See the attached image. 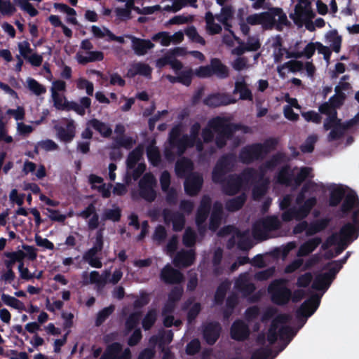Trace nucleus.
<instances>
[{"label":"nucleus","instance_id":"obj_17","mask_svg":"<svg viewBox=\"0 0 359 359\" xmlns=\"http://www.w3.org/2000/svg\"><path fill=\"white\" fill-rule=\"evenodd\" d=\"M66 127L55 125L54 129L56 132L57 137L62 142H71L76 135V124L74 120H67Z\"/></svg>","mask_w":359,"mask_h":359},{"label":"nucleus","instance_id":"obj_5","mask_svg":"<svg viewBox=\"0 0 359 359\" xmlns=\"http://www.w3.org/2000/svg\"><path fill=\"white\" fill-rule=\"evenodd\" d=\"M268 292L271 302L277 306L287 305L292 297V290L287 287L286 281L283 278L273 280L268 287Z\"/></svg>","mask_w":359,"mask_h":359},{"label":"nucleus","instance_id":"obj_63","mask_svg":"<svg viewBox=\"0 0 359 359\" xmlns=\"http://www.w3.org/2000/svg\"><path fill=\"white\" fill-rule=\"evenodd\" d=\"M27 84L29 89L36 95H41L46 92V88L34 79L29 78Z\"/></svg>","mask_w":359,"mask_h":359},{"label":"nucleus","instance_id":"obj_41","mask_svg":"<svg viewBox=\"0 0 359 359\" xmlns=\"http://www.w3.org/2000/svg\"><path fill=\"white\" fill-rule=\"evenodd\" d=\"M332 280L327 278V274L320 273L315 277L312 283L313 290L320 291L327 290L332 283Z\"/></svg>","mask_w":359,"mask_h":359},{"label":"nucleus","instance_id":"obj_31","mask_svg":"<svg viewBox=\"0 0 359 359\" xmlns=\"http://www.w3.org/2000/svg\"><path fill=\"white\" fill-rule=\"evenodd\" d=\"M247 201V195L242 193L240 195L227 200L225 203V208L228 212H233L241 210Z\"/></svg>","mask_w":359,"mask_h":359},{"label":"nucleus","instance_id":"obj_33","mask_svg":"<svg viewBox=\"0 0 359 359\" xmlns=\"http://www.w3.org/2000/svg\"><path fill=\"white\" fill-rule=\"evenodd\" d=\"M4 256L8 258V259L4 261L6 269H13V266L15 262L20 264L23 262L24 259L26 257V254L22 250H18L15 252H4Z\"/></svg>","mask_w":359,"mask_h":359},{"label":"nucleus","instance_id":"obj_29","mask_svg":"<svg viewBox=\"0 0 359 359\" xmlns=\"http://www.w3.org/2000/svg\"><path fill=\"white\" fill-rule=\"evenodd\" d=\"M281 8H272L269 11L260 13L261 25L263 27L271 28L276 23L275 17L280 14Z\"/></svg>","mask_w":359,"mask_h":359},{"label":"nucleus","instance_id":"obj_3","mask_svg":"<svg viewBox=\"0 0 359 359\" xmlns=\"http://www.w3.org/2000/svg\"><path fill=\"white\" fill-rule=\"evenodd\" d=\"M351 222L344 224L338 233H333L327 239V243L330 245L339 243L348 245L359 236V208L355 210L351 215Z\"/></svg>","mask_w":359,"mask_h":359},{"label":"nucleus","instance_id":"obj_37","mask_svg":"<svg viewBox=\"0 0 359 359\" xmlns=\"http://www.w3.org/2000/svg\"><path fill=\"white\" fill-rule=\"evenodd\" d=\"M143 154V147L138 145L132 151H130L126 159V165L128 169H133L136 167L137 162L141 159Z\"/></svg>","mask_w":359,"mask_h":359},{"label":"nucleus","instance_id":"obj_32","mask_svg":"<svg viewBox=\"0 0 359 359\" xmlns=\"http://www.w3.org/2000/svg\"><path fill=\"white\" fill-rule=\"evenodd\" d=\"M87 126L92 127L95 130L98 132L101 136L107 138L109 137L112 134V130L110 126L97 119L92 118L87 122Z\"/></svg>","mask_w":359,"mask_h":359},{"label":"nucleus","instance_id":"obj_30","mask_svg":"<svg viewBox=\"0 0 359 359\" xmlns=\"http://www.w3.org/2000/svg\"><path fill=\"white\" fill-rule=\"evenodd\" d=\"M322 239L320 237L311 238L302 244L298 250L297 256L304 257L314 251L321 243Z\"/></svg>","mask_w":359,"mask_h":359},{"label":"nucleus","instance_id":"obj_61","mask_svg":"<svg viewBox=\"0 0 359 359\" xmlns=\"http://www.w3.org/2000/svg\"><path fill=\"white\" fill-rule=\"evenodd\" d=\"M194 74V72L191 68L181 71L178 73L179 83L185 86H189L191 84Z\"/></svg>","mask_w":359,"mask_h":359},{"label":"nucleus","instance_id":"obj_16","mask_svg":"<svg viewBox=\"0 0 359 359\" xmlns=\"http://www.w3.org/2000/svg\"><path fill=\"white\" fill-rule=\"evenodd\" d=\"M316 14L309 6L297 4L294 6V12L290 14V18L297 26H302L305 20L313 19Z\"/></svg>","mask_w":359,"mask_h":359},{"label":"nucleus","instance_id":"obj_19","mask_svg":"<svg viewBox=\"0 0 359 359\" xmlns=\"http://www.w3.org/2000/svg\"><path fill=\"white\" fill-rule=\"evenodd\" d=\"M230 335L236 341H245L250 335L249 327L242 320H236L231 327Z\"/></svg>","mask_w":359,"mask_h":359},{"label":"nucleus","instance_id":"obj_25","mask_svg":"<svg viewBox=\"0 0 359 359\" xmlns=\"http://www.w3.org/2000/svg\"><path fill=\"white\" fill-rule=\"evenodd\" d=\"M154 47V44L149 39L132 36V48L137 55H144Z\"/></svg>","mask_w":359,"mask_h":359},{"label":"nucleus","instance_id":"obj_15","mask_svg":"<svg viewBox=\"0 0 359 359\" xmlns=\"http://www.w3.org/2000/svg\"><path fill=\"white\" fill-rule=\"evenodd\" d=\"M222 327L219 322H209L203 326V337L205 342L210 345H214L220 337Z\"/></svg>","mask_w":359,"mask_h":359},{"label":"nucleus","instance_id":"obj_35","mask_svg":"<svg viewBox=\"0 0 359 359\" xmlns=\"http://www.w3.org/2000/svg\"><path fill=\"white\" fill-rule=\"evenodd\" d=\"M121 351V344L118 342H114L107 346L100 359H121L119 356Z\"/></svg>","mask_w":359,"mask_h":359},{"label":"nucleus","instance_id":"obj_11","mask_svg":"<svg viewBox=\"0 0 359 359\" xmlns=\"http://www.w3.org/2000/svg\"><path fill=\"white\" fill-rule=\"evenodd\" d=\"M160 279L167 285H178L184 281V276L178 269L167 264L160 272Z\"/></svg>","mask_w":359,"mask_h":359},{"label":"nucleus","instance_id":"obj_46","mask_svg":"<svg viewBox=\"0 0 359 359\" xmlns=\"http://www.w3.org/2000/svg\"><path fill=\"white\" fill-rule=\"evenodd\" d=\"M326 38L327 41L331 43L333 51L335 53H339L342 39L341 36L338 34L337 31L336 29L330 31L327 34Z\"/></svg>","mask_w":359,"mask_h":359},{"label":"nucleus","instance_id":"obj_10","mask_svg":"<svg viewBox=\"0 0 359 359\" xmlns=\"http://www.w3.org/2000/svg\"><path fill=\"white\" fill-rule=\"evenodd\" d=\"M213 182L221 186L222 192L226 196H236L243 189V185L238 174H229L226 177H220L219 182Z\"/></svg>","mask_w":359,"mask_h":359},{"label":"nucleus","instance_id":"obj_28","mask_svg":"<svg viewBox=\"0 0 359 359\" xmlns=\"http://www.w3.org/2000/svg\"><path fill=\"white\" fill-rule=\"evenodd\" d=\"M233 93H239L240 99L242 100L252 101L253 99L252 91L248 88L244 78H242L241 80L236 81L235 82V87L233 90Z\"/></svg>","mask_w":359,"mask_h":359},{"label":"nucleus","instance_id":"obj_34","mask_svg":"<svg viewBox=\"0 0 359 359\" xmlns=\"http://www.w3.org/2000/svg\"><path fill=\"white\" fill-rule=\"evenodd\" d=\"M346 195V190L342 186L334 187L330 190L329 197V205L330 207L338 206Z\"/></svg>","mask_w":359,"mask_h":359},{"label":"nucleus","instance_id":"obj_55","mask_svg":"<svg viewBox=\"0 0 359 359\" xmlns=\"http://www.w3.org/2000/svg\"><path fill=\"white\" fill-rule=\"evenodd\" d=\"M121 217V210L116 207L114 209H105L102 215V220H111L114 222L120 221Z\"/></svg>","mask_w":359,"mask_h":359},{"label":"nucleus","instance_id":"obj_9","mask_svg":"<svg viewBox=\"0 0 359 359\" xmlns=\"http://www.w3.org/2000/svg\"><path fill=\"white\" fill-rule=\"evenodd\" d=\"M156 180L151 173H146L139 182V194L142 198L151 203L156 198L154 187Z\"/></svg>","mask_w":359,"mask_h":359},{"label":"nucleus","instance_id":"obj_48","mask_svg":"<svg viewBox=\"0 0 359 359\" xmlns=\"http://www.w3.org/2000/svg\"><path fill=\"white\" fill-rule=\"evenodd\" d=\"M193 164L191 160L184 158L179 160L175 164V172L178 176H184L188 171L191 170Z\"/></svg>","mask_w":359,"mask_h":359},{"label":"nucleus","instance_id":"obj_58","mask_svg":"<svg viewBox=\"0 0 359 359\" xmlns=\"http://www.w3.org/2000/svg\"><path fill=\"white\" fill-rule=\"evenodd\" d=\"M114 309L115 306L111 304L100 310L97 314L95 325L97 327L100 326L112 314Z\"/></svg>","mask_w":359,"mask_h":359},{"label":"nucleus","instance_id":"obj_43","mask_svg":"<svg viewBox=\"0 0 359 359\" xmlns=\"http://www.w3.org/2000/svg\"><path fill=\"white\" fill-rule=\"evenodd\" d=\"M147 156L149 163L154 167H157L161 162L160 151L156 146L149 145L147 148Z\"/></svg>","mask_w":359,"mask_h":359},{"label":"nucleus","instance_id":"obj_39","mask_svg":"<svg viewBox=\"0 0 359 359\" xmlns=\"http://www.w3.org/2000/svg\"><path fill=\"white\" fill-rule=\"evenodd\" d=\"M215 17L212 12L208 11L205 13V20L206 22V29L210 35L219 34L222 30V26L215 22Z\"/></svg>","mask_w":359,"mask_h":359},{"label":"nucleus","instance_id":"obj_1","mask_svg":"<svg viewBox=\"0 0 359 359\" xmlns=\"http://www.w3.org/2000/svg\"><path fill=\"white\" fill-rule=\"evenodd\" d=\"M212 130L217 133L215 142L218 149H222L226 145L227 140H231L234 133L242 130L245 133L250 131V128L241 123H228L224 117L216 116L208 122Z\"/></svg>","mask_w":359,"mask_h":359},{"label":"nucleus","instance_id":"obj_54","mask_svg":"<svg viewBox=\"0 0 359 359\" xmlns=\"http://www.w3.org/2000/svg\"><path fill=\"white\" fill-rule=\"evenodd\" d=\"M115 144L113 146V149H119L121 147L130 149L133 147L135 142L131 137L126 136H117L114 138Z\"/></svg>","mask_w":359,"mask_h":359},{"label":"nucleus","instance_id":"obj_36","mask_svg":"<svg viewBox=\"0 0 359 359\" xmlns=\"http://www.w3.org/2000/svg\"><path fill=\"white\" fill-rule=\"evenodd\" d=\"M242 185H248L257 181L259 173L257 170L253 168H247L244 169L240 174H238Z\"/></svg>","mask_w":359,"mask_h":359},{"label":"nucleus","instance_id":"obj_64","mask_svg":"<svg viewBox=\"0 0 359 359\" xmlns=\"http://www.w3.org/2000/svg\"><path fill=\"white\" fill-rule=\"evenodd\" d=\"M271 353L272 351L270 347H261L252 352L250 359H267L271 355Z\"/></svg>","mask_w":359,"mask_h":359},{"label":"nucleus","instance_id":"obj_53","mask_svg":"<svg viewBox=\"0 0 359 359\" xmlns=\"http://www.w3.org/2000/svg\"><path fill=\"white\" fill-rule=\"evenodd\" d=\"M294 334L295 333H294L292 328L289 325H283L278 329L279 339L281 341L287 340L286 344L280 349V351L283 350L287 344L292 340Z\"/></svg>","mask_w":359,"mask_h":359},{"label":"nucleus","instance_id":"obj_4","mask_svg":"<svg viewBox=\"0 0 359 359\" xmlns=\"http://www.w3.org/2000/svg\"><path fill=\"white\" fill-rule=\"evenodd\" d=\"M323 189V184H318L312 180L307 181L302 186L300 191L298 193L296 197L295 202L297 205H299L298 207L299 213L302 215L304 219L309 215L311 210L316 205L318 201L316 196H311L305 200L306 194L308 192H317L320 189Z\"/></svg>","mask_w":359,"mask_h":359},{"label":"nucleus","instance_id":"obj_50","mask_svg":"<svg viewBox=\"0 0 359 359\" xmlns=\"http://www.w3.org/2000/svg\"><path fill=\"white\" fill-rule=\"evenodd\" d=\"M157 319V312L155 309L148 311L142 321V325L144 330H149L155 324Z\"/></svg>","mask_w":359,"mask_h":359},{"label":"nucleus","instance_id":"obj_45","mask_svg":"<svg viewBox=\"0 0 359 359\" xmlns=\"http://www.w3.org/2000/svg\"><path fill=\"white\" fill-rule=\"evenodd\" d=\"M316 50V42H310L305 46L302 52L288 53L287 57L300 58L305 56L307 59H310L314 55Z\"/></svg>","mask_w":359,"mask_h":359},{"label":"nucleus","instance_id":"obj_62","mask_svg":"<svg viewBox=\"0 0 359 359\" xmlns=\"http://www.w3.org/2000/svg\"><path fill=\"white\" fill-rule=\"evenodd\" d=\"M268 186L266 183L257 184L252 190V196L255 201H259L266 193Z\"/></svg>","mask_w":359,"mask_h":359},{"label":"nucleus","instance_id":"obj_22","mask_svg":"<svg viewBox=\"0 0 359 359\" xmlns=\"http://www.w3.org/2000/svg\"><path fill=\"white\" fill-rule=\"evenodd\" d=\"M235 287L241 292L245 297L250 296L256 290L254 283H251L248 273H242L235 282Z\"/></svg>","mask_w":359,"mask_h":359},{"label":"nucleus","instance_id":"obj_8","mask_svg":"<svg viewBox=\"0 0 359 359\" xmlns=\"http://www.w3.org/2000/svg\"><path fill=\"white\" fill-rule=\"evenodd\" d=\"M188 135H182L180 125L175 126L169 133L168 142L171 149H176L179 155L183 154L187 148L191 147Z\"/></svg>","mask_w":359,"mask_h":359},{"label":"nucleus","instance_id":"obj_23","mask_svg":"<svg viewBox=\"0 0 359 359\" xmlns=\"http://www.w3.org/2000/svg\"><path fill=\"white\" fill-rule=\"evenodd\" d=\"M195 259L196 253L194 250H181L175 257L173 263L176 266L189 267L194 264Z\"/></svg>","mask_w":359,"mask_h":359},{"label":"nucleus","instance_id":"obj_7","mask_svg":"<svg viewBox=\"0 0 359 359\" xmlns=\"http://www.w3.org/2000/svg\"><path fill=\"white\" fill-rule=\"evenodd\" d=\"M237 162V156L234 153H227L221 156L212 172V182H219L220 177L232 171Z\"/></svg>","mask_w":359,"mask_h":359},{"label":"nucleus","instance_id":"obj_57","mask_svg":"<svg viewBox=\"0 0 359 359\" xmlns=\"http://www.w3.org/2000/svg\"><path fill=\"white\" fill-rule=\"evenodd\" d=\"M184 34L194 43H200L204 46L205 40L197 32L194 26H189L184 30Z\"/></svg>","mask_w":359,"mask_h":359},{"label":"nucleus","instance_id":"obj_24","mask_svg":"<svg viewBox=\"0 0 359 359\" xmlns=\"http://www.w3.org/2000/svg\"><path fill=\"white\" fill-rule=\"evenodd\" d=\"M223 213V205L221 202L215 201L213 203L212 212L210 217L209 229L212 231H215L220 226L222 216Z\"/></svg>","mask_w":359,"mask_h":359},{"label":"nucleus","instance_id":"obj_27","mask_svg":"<svg viewBox=\"0 0 359 359\" xmlns=\"http://www.w3.org/2000/svg\"><path fill=\"white\" fill-rule=\"evenodd\" d=\"M330 222V218L325 217L310 222L309 224V229L306 232V236H311L324 231L328 227Z\"/></svg>","mask_w":359,"mask_h":359},{"label":"nucleus","instance_id":"obj_18","mask_svg":"<svg viewBox=\"0 0 359 359\" xmlns=\"http://www.w3.org/2000/svg\"><path fill=\"white\" fill-rule=\"evenodd\" d=\"M353 208H355V210L359 208V198L356 193L351 190L345 195L338 216L340 218H345Z\"/></svg>","mask_w":359,"mask_h":359},{"label":"nucleus","instance_id":"obj_12","mask_svg":"<svg viewBox=\"0 0 359 359\" xmlns=\"http://www.w3.org/2000/svg\"><path fill=\"white\" fill-rule=\"evenodd\" d=\"M320 297L317 294L312 295L305 300L300 307L297 310V318L298 319L306 318L312 316L317 310L320 304Z\"/></svg>","mask_w":359,"mask_h":359},{"label":"nucleus","instance_id":"obj_13","mask_svg":"<svg viewBox=\"0 0 359 359\" xmlns=\"http://www.w3.org/2000/svg\"><path fill=\"white\" fill-rule=\"evenodd\" d=\"M203 184V178L197 172H191L187 177L184 183V191L189 196H196L201 191Z\"/></svg>","mask_w":359,"mask_h":359},{"label":"nucleus","instance_id":"obj_42","mask_svg":"<svg viewBox=\"0 0 359 359\" xmlns=\"http://www.w3.org/2000/svg\"><path fill=\"white\" fill-rule=\"evenodd\" d=\"M88 56L77 55V61L81 65H86L88 62L102 61L104 59V53L102 51H89Z\"/></svg>","mask_w":359,"mask_h":359},{"label":"nucleus","instance_id":"obj_59","mask_svg":"<svg viewBox=\"0 0 359 359\" xmlns=\"http://www.w3.org/2000/svg\"><path fill=\"white\" fill-rule=\"evenodd\" d=\"M2 302L7 306H11L16 309H24L25 305L19 299L9 294L3 293L1 296Z\"/></svg>","mask_w":359,"mask_h":359},{"label":"nucleus","instance_id":"obj_21","mask_svg":"<svg viewBox=\"0 0 359 359\" xmlns=\"http://www.w3.org/2000/svg\"><path fill=\"white\" fill-rule=\"evenodd\" d=\"M65 99V111H74L80 116L86 114V110L91 107V99L88 97H82L79 100V104L74 101H68Z\"/></svg>","mask_w":359,"mask_h":359},{"label":"nucleus","instance_id":"obj_26","mask_svg":"<svg viewBox=\"0 0 359 359\" xmlns=\"http://www.w3.org/2000/svg\"><path fill=\"white\" fill-rule=\"evenodd\" d=\"M209 65L212 76H215L221 79H226L229 76V72L228 67L223 64L219 58H212Z\"/></svg>","mask_w":359,"mask_h":359},{"label":"nucleus","instance_id":"obj_20","mask_svg":"<svg viewBox=\"0 0 359 359\" xmlns=\"http://www.w3.org/2000/svg\"><path fill=\"white\" fill-rule=\"evenodd\" d=\"M212 199L208 195H204L200 202L196 214V224L200 226L205 223L211 209Z\"/></svg>","mask_w":359,"mask_h":359},{"label":"nucleus","instance_id":"obj_38","mask_svg":"<svg viewBox=\"0 0 359 359\" xmlns=\"http://www.w3.org/2000/svg\"><path fill=\"white\" fill-rule=\"evenodd\" d=\"M234 15V10L231 6H224L221 8L219 14L215 15V18L224 26H229V21L231 20Z\"/></svg>","mask_w":359,"mask_h":359},{"label":"nucleus","instance_id":"obj_56","mask_svg":"<svg viewBox=\"0 0 359 359\" xmlns=\"http://www.w3.org/2000/svg\"><path fill=\"white\" fill-rule=\"evenodd\" d=\"M281 217L284 222H290L293 219L297 220L304 219L302 215L299 213V208L294 206L285 210Z\"/></svg>","mask_w":359,"mask_h":359},{"label":"nucleus","instance_id":"obj_14","mask_svg":"<svg viewBox=\"0 0 359 359\" xmlns=\"http://www.w3.org/2000/svg\"><path fill=\"white\" fill-rule=\"evenodd\" d=\"M236 102V100L233 98L231 95L223 93L210 94L203 100L204 104L212 108H216L220 106H226L235 103Z\"/></svg>","mask_w":359,"mask_h":359},{"label":"nucleus","instance_id":"obj_51","mask_svg":"<svg viewBox=\"0 0 359 359\" xmlns=\"http://www.w3.org/2000/svg\"><path fill=\"white\" fill-rule=\"evenodd\" d=\"M347 129L348 128L345 123H341V124L331 128L327 135L328 141L332 142L340 139L343 136L344 131Z\"/></svg>","mask_w":359,"mask_h":359},{"label":"nucleus","instance_id":"obj_44","mask_svg":"<svg viewBox=\"0 0 359 359\" xmlns=\"http://www.w3.org/2000/svg\"><path fill=\"white\" fill-rule=\"evenodd\" d=\"M104 247V236L103 229H100L96 232L95 241L93 243V245L91 248L88 250V255H97L101 252Z\"/></svg>","mask_w":359,"mask_h":359},{"label":"nucleus","instance_id":"obj_47","mask_svg":"<svg viewBox=\"0 0 359 359\" xmlns=\"http://www.w3.org/2000/svg\"><path fill=\"white\" fill-rule=\"evenodd\" d=\"M290 319V316L287 313H280L277 315L272 320L268 331L278 332L279 325H285L287 323Z\"/></svg>","mask_w":359,"mask_h":359},{"label":"nucleus","instance_id":"obj_60","mask_svg":"<svg viewBox=\"0 0 359 359\" xmlns=\"http://www.w3.org/2000/svg\"><path fill=\"white\" fill-rule=\"evenodd\" d=\"M196 241V233L191 228H187L182 237V243L187 248L194 246Z\"/></svg>","mask_w":359,"mask_h":359},{"label":"nucleus","instance_id":"obj_49","mask_svg":"<svg viewBox=\"0 0 359 359\" xmlns=\"http://www.w3.org/2000/svg\"><path fill=\"white\" fill-rule=\"evenodd\" d=\"M292 180V175L290 171V167L285 165L280 168L277 175L278 183L284 185H290Z\"/></svg>","mask_w":359,"mask_h":359},{"label":"nucleus","instance_id":"obj_2","mask_svg":"<svg viewBox=\"0 0 359 359\" xmlns=\"http://www.w3.org/2000/svg\"><path fill=\"white\" fill-rule=\"evenodd\" d=\"M277 144V140L273 137L266 139L263 143L248 144L241 149L239 161L244 164H250L262 160L269 152L276 149Z\"/></svg>","mask_w":359,"mask_h":359},{"label":"nucleus","instance_id":"obj_40","mask_svg":"<svg viewBox=\"0 0 359 359\" xmlns=\"http://www.w3.org/2000/svg\"><path fill=\"white\" fill-rule=\"evenodd\" d=\"M229 287L230 283L228 280H224L218 285L214 297V302L216 305L220 306L224 303Z\"/></svg>","mask_w":359,"mask_h":359},{"label":"nucleus","instance_id":"obj_6","mask_svg":"<svg viewBox=\"0 0 359 359\" xmlns=\"http://www.w3.org/2000/svg\"><path fill=\"white\" fill-rule=\"evenodd\" d=\"M280 222L276 216H269L256 222L252 226V235L255 239L264 241L268 238V233L278 230Z\"/></svg>","mask_w":359,"mask_h":359},{"label":"nucleus","instance_id":"obj_52","mask_svg":"<svg viewBox=\"0 0 359 359\" xmlns=\"http://www.w3.org/2000/svg\"><path fill=\"white\" fill-rule=\"evenodd\" d=\"M141 316V311H135L128 316L125 323V327L128 332H131L136 327L139 323Z\"/></svg>","mask_w":359,"mask_h":359}]
</instances>
